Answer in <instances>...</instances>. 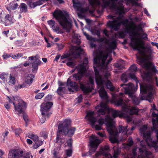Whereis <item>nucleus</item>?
<instances>
[{"label":"nucleus","mask_w":158,"mask_h":158,"mask_svg":"<svg viewBox=\"0 0 158 158\" xmlns=\"http://www.w3.org/2000/svg\"><path fill=\"white\" fill-rule=\"evenodd\" d=\"M53 105L52 102H48L45 104L43 103L41 105V110L42 115H46Z\"/></svg>","instance_id":"obj_21"},{"label":"nucleus","mask_w":158,"mask_h":158,"mask_svg":"<svg viewBox=\"0 0 158 158\" xmlns=\"http://www.w3.org/2000/svg\"><path fill=\"white\" fill-rule=\"evenodd\" d=\"M23 56L21 53H18L16 55L12 54L11 57L14 59H17Z\"/></svg>","instance_id":"obj_40"},{"label":"nucleus","mask_w":158,"mask_h":158,"mask_svg":"<svg viewBox=\"0 0 158 158\" xmlns=\"http://www.w3.org/2000/svg\"><path fill=\"white\" fill-rule=\"evenodd\" d=\"M137 70V67L135 64H133L130 67L131 72L129 73V76L135 80L136 83H137V78L135 76V73Z\"/></svg>","instance_id":"obj_23"},{"label":"nucleus","mask_w":158,"mask_h":158,"mask_svg":"<svg viewBox=\"0 0 158 158\" xmlns=\"http://www.w3.org/2000/svg\"><path fill=\"white\" fill-rule=\"evenodd\" d=\"M89 143L91 149L89 150V152L90 153H92V154L95 152L101 141L96 136L92 135L90 137Z\"/></svg>","instance_id":"obj_16"},{"label":"nucleus","mask_w":158,"mask_h":158,"mask_svg":"<svg viewBox=\"0 0 158 158\" xmlns=\"http://www.w3.org/2000/svg\"><path fill=\"white\" fill-rule=\"evenodd\" d=\"M72 153V151L71 150H68L66 151V155L69 156H71Z\"/></svg>","instance_id":"obj_59"},{"label":"nucleus","mask_w":158,"mask_h":158,"mask_svg":"<svg viewBox=\"0 0 158 158\" xmlns=\"http://www.w3.org/2000/svg\"><path fill=\"white\" fill-rule=\"evenodd\" d=\"M23 113V118L25 122V126L27 127V123L29 122V120L28 119L27 115L26 114L24 113V112Z\"/></svg>","instance_id":"obj_39"},{"label":"nucleus","mask_w":158,"mask_h":158,"mask_svg":"<svg viewBox=\"0 0 158 158\" xmlns=\"http://www.w3.org/2000/svg\"><path fill=\"white\" fill-rule=\"evenodd\" d=\"M21 152L16 150L10 151L8 154V158H30L28 155L23 156L21 155Z\"/></svg>","instance_id":"obj_19"},{"label":"nucleus","mask_w":158,"mask_h":158,"mask_svg":"<svg viewBox=\"0 0 158 158\" xmlns=\"http://www.w3.org/2000/svg\"><path fill=\"white\" fill-rule=\"evenodd\" d=\"M35 65L34 64H32V67H33V69H32V72L33 73H36L37 72V70L38 69V66H37V65Z\"/></svg>","instance_id":"obj_46"},{"label":"nucleus","mask_w":158,"mask_h":158,"mask_svg":"<svg viewBox=\"0 0 158 158\" xmlns=\"http://www.w3.org/2000/svg\"><path fill=\"white\" fill-rule=\"evenodd\" d=\"M77 102L78 103H80L81 102L82 100V96L81 95H80L78 98H76Z\"/></svg>","instance_id":"obj_53"},{"label":"nucleus","mask_w":158,"mask_h":158,"mask_svg":"<svg viewBox=\"0 0 158 158\" xmlns=\"http://www.w3.org/2000/svg\"><path fill=\"white\" fill-rule=\"evenodd\" d=\"M97 40L98 42H102L105 41L106 43H108L109 41L108 40L106 37L99 38Z\"/></svg>","instance_id":"obj_41"},{"label":"nucleus","mask_w":158,"mask_h":158,"mask_svg":"<svg viewBox=\"0 0 158 158\" xmlns=\"http://www.w3.org/2000/svg\"><path fill=\"white\" fill-rule=\"evenodd\" d=\"M69 55L68 54H64L61 56L60 59H61L62 60L64 59V58H68L69 57Z\"/></svg>","instance_id":"obj_58"},{"label":"nucleus","mask_w":158,"mask_h":158,"mask_svg":"<svg viewBox=\"0 0 158 158\" xmlns=\"http://www.w3.org/2000/svg\"><path fill=\"white\" fill-rule=\"evenodd\" d=\"M102 8H105L109 6L110 9L115 11L117 13L120 15L124 13L125 11L123 8L122 2L119 1L118 2V6L116 3L118 0H102ZM90 5L94 9L96 6H100L101 3L99 0H89Z\"/></svg>","instance_id":"obj_5"},{"label":"nucleus","mask_w":158,"mask_h":158,"mask_svg":"<svg viewBox=\"0 0 158 158\" xmlns=\"http://www.w3.org/2000/svg\"><path fill=\"white\" fill-rule=\"evenodd\" d=\"M83 34L86 37L87 39L89 40H92V37L90 36L87 34L86 33V32H84Z\"/></svg>","instance_id":"obj_52"},{"label":"nucleus","mask_w":158,"mask_h":158,"mask_svg":"<svg viewBox=\"0 0 158 158\" xmlns=\"http://www.w3.org/2000/svg\"><path fill=\"white\" fill-rule=\"evenodd\" d=\"M28 58L29 60H34V62H31L32 64H34L35 65H37V66H38V65L40 64L41 61L37 57V56H32L29 57Z\"/></svg>","instance_id":"obj_28"},{"label":"nucleus","mask_w":158,"mask_h":158,"mask_svg":"<svg viewBox=\"0 0 158 158\" xmlns=\"http://www.w3.org/2000/svg\"><path fill=\"white\" fill-rule=\"evenodd\" d=\"M67 145L69 146V147H71L72 145V140L71 139H68L67 142Z\"/></svg>","instance_id":"obj_60"},{"label":"nucleus","mask_w":158,"mask_h":158,"mask_svg":"<svg viewBox=\"0 0 158 158\" xmlns=\"http://www.w3.org/2000/svg\"><path fill=\"white\" fill-rule=\"evenodd\" d=\"M73 6L74 8L79 10L81 8V5L78 0H73Z\"/></svg>","instance_id":"obj_30"},{"label":"nucleus","mask_w":158,"mask_h":158,"mask_svg":"<svg viewBox=\"0 0 158 158\" xmlns=\"http://www.w3.org/2000/svg\"><path fill=\"white\" fill-rule=\"evenodd\" d=\"M114 66L115 67L118 68L119 69H122L123 67V66L122 65L118 63H114Z\"/></svg>","instance_id":"obj_47"},{"label":"nucleus","mask_w":158,"mask_h":158,"mask_svg":"<svg viewBox=\"0 0 158 158\" xmlns=\"http://www.w3.org/2000/svg\"><path fill=\"white\" fill-rule=\"evenodd\" d=\"M108 56L107 52L100 51L94 58V63L97 66H100L103 69H105L107 65L111 61L112 59H109L107 63L105 61Z\"/></svg>","instance_id":"obj_11"},{"label":"nucleus","mask_w":158,"mask_h":158,"mask_svg":"<svg viewBox=\"0 0 158 158\" xmlns=\"http://www.w3.org/2000/svg\"><path fill=\"white\" fill-rule=\"evenodd\" d=\"M34 78V76L31 74H28L26 77L25 81L28 84H31L33 81V79Z\"/></svg>","instance_id":"obj_31"},{"label":"nucleus","mask_w":158,"mask_h":158,"mask_svg":"<svg viewBox=\"0 0 158 158\" xmlns=\"http://www.w3.org/2000/svg\"><path fill=\"white\" fill-rule=\"evenodd\" d=\"M64 134L62 131L61 128L58 129L57 132L56 139L54 141L55 146L57 148V150H59L61 148V145L64 142V137H63Z\"/></svg>","instance_id":"obj_15"},{"label":"nucleus","mask_w":158,"mask_h":158,"mask_svg":"<svg viewBox=\"0 0 158 158\" xmlns=\"http://www.w3.org/2000/svg\"><path fill=\"white\" fill-rule=\"evenodd\" d=\"M113 149L114 150L113 157L114 158H117L118 156L119 153V149L115 147H114Z\"/></svg>","instance_id":"obj_36"},{"label":"nucleus","mask_w":158,"mask_h":158,"mask_svg":"<svg viewBox=\"0 0 158 158\" xmlns=\"http://www.w3.org/2000/svg\"><path fill=\"white\" fill-rule=\"evenodd\" d=\"M65 84L64 83H60L59 84V86L56 91L58 94L61 95L65 93L66 89L64 86Z\"/></svg>","instance_id":"obj_26"},{"label":"nucleus","mask_w":158,"mask_h":158,"mask_svg":"<svg viewBox=\"0 0 158 158\" xmlns=\"http://www.w3.org/2000/svg\"><path fill=\"white\" fill-rule=\"evenodd\" d=\"M40 146V145H38L37 142H35V143L33 146V148L34 149H36Z\"/></svg>","instance_id":"obj_63"},{"label":"nucleus","mask_w":158,"mask_h":158,"mask_svg":"<svg viewBox=\"0 0 158 158\" xmlns=\"http://www.w3.org/2000/svg\"><path fill=\"white\" fill-rule=\"evenodd\" d=\"M148 127L147 125H143L141 126L140 129V131L141 134H143V137L144 139H145L147 141V138H148L149 136L151 137V135L152 132L150 131H147Z\"/></svg>","instance_id":"obj_20"},{"label":"nucleus","mask_w":158,"mask_h":158,"mask_svg":"<svg viewBox=\"0 0 158 158\" xmlns=\"http://www.w3.org/2000/svg\"><path fill=\"white\" fill-rule=\"evenodd\" d=\"M147 34L144 32L140 33L139 37L142 39L147 38Z\"/></svg>","instance_id":"obj_50"},{"label":"nucleus","mask_w":158,"mask_h":158,"mask_svg":"<svg viewBox=\"0 0 158 158\" xmlns=\"http://www.w3.org/2000/svg\"><path fill=\"white\" fill-rule=\"evenodd\" d=\"M133 141L131 138L130 137L128 139V143L127 145L128 146L131 147L133 145Z\"/></svg>","instance_id":"obj_48"},{"label":"nucleus","mask_w":158,"mask_h":158,"mask_svg":"<svg viewBox=\"0 0 158 158\" xmlns=\"http://www.w3.org/2000/svg\"><path fill=\"white\" fill-rule=\"evenodd\" d=\"M121 79L124 83L127 82V76L125 74H123L121 76Z\"/></svg>","instance_id":"obj_42"},{"label":"nucleus","mask_w":158,"mask_h":158,"mask_svg":"<svg viewBox=\"0 0 158 158\" xmlns=\"http://www.w3.org/2000/svg\"><path fill=\"white\" fill-rule=\"evenodd\" d=\"M9 82L13 84H14L15 83V77H12L11 75H10Z\"/></svg>","instance_id":"obj_43"},{"label":"nucleus","mask_w":158,"mask_h":158,"mask_svg":"<svg viewBox=\"0 0 158 158\" xmlns=\"http://www.w3.org/2000/svg\"><path fill=\"white\" fill-rule=\"evenodd\" d=\"M27 136L29 138L32 139L35 142H38V141L39 137L36 135L32 133H28Z\"/></svg>","instance_id":"obj_32"},{"label":"nucleus","mask_w":158,"mask_h":158,"mask_svg":"<svg viewBox=\"0 0 158 158\" xmlns=\"http://www.w3.org/2000/svg\"><path fill=\"white\" fill-rule=\"evenodd\" d=\"M6 75L4 73H2V74L0 75V78L2 79L3 80V81H4L5 80V77Z\"/></svg>","instance_id":"obj_61"},{"label":"nucleus","mask_w":158,"mask_h":158,"mask_svg":"<svg viewBox=\"0 0 158 158\" xmlns=\"http://www.w3.org/2000/svg\"><path fill=\"white\" fill-rule=\"evenodd\" d=\"M123 88L126 94H128L129 97L131 98L133 103L136 105L139 104L140 102V100L137 98L135 95L134 93L137 89V87H135L131 83H129L128 84H123L120 85V88Z\"/></svg>","instance_id":"obj_10"},{"label":"nucleus","mask_w":158,"mask_h":158,"mask_svg":"<svg viewBox=\"0 0 158 158\" xmlns=\"http://www.w3.org/2000/svg\"><path fill=\"white\" fill-rule=\"evenodd\" d=\"M124 94L120 93L119 95L114 94L112 95V101L117 106H123L122 111L116 110L112 108L109 109L107 107L106 104L102 102L100 105L96 107V109L98 113V114L104 115L106 111H108L109 113L111 114L112 117L115 118L118 116L119 117H123L127 118V121L131 122L132 119L130 116L133 114H137L139 111V109L135 106L128 107L126 106L123 101Z\"/></svg>","instance_id":"obj_2"},{"label":"nucleus","mask_w":158,"mask_h":158,"mask_svg":"<svg viewBox=\"0 0 158 158\" xmlns=\"http://www.w3.org/2000/svg\"><path fill=\"white\" fill-rule=\"evenodd\" d=\"M108 17L112 19V20L107 23V25L115 31H118L121 24L126 26L128 25V20L127 19L122 21L120 17H115L112 15H109Z\"/></svg>","instance_id":"obj_13"},{"label":"nucleus","mask_w":158,"mask_h":158,"mask_svg":"<svg viewBox=\"0 0 158 158\" xmlns=\"http://www.w3.org/2000/svg\"><path fill=\"white\" fill-rule=\"evenodd\" d=\"M52 98V96L51 95H48L45 97V101H48L51 100Z\"/></svg>","instance_id":"obj_57"},{"label":"nucleus","mask_w":158,"mask_h":158,"mask_svg":"<svg viewBox=\"0 0 158 158\" xmlns=\"http://www.w3.org/2000/svg\"><path fill=\"white\" fill-rule=\"evenodd\" d=\"M67 64L69 66L73 67L75 65V63L73 61H70L68 62Z\"/></svg>","instance_id":"obj_56"},{"label":"nucleus","mask_w":158,"mask_h":158,"mask_svg":"<svg viewBox=\"0 0 158 158\" xmlns=\"http://www.w3.org/2000/svg\"><path fill=\"white\" fill-rule=\"evenodd\" d=\"M18 4L17 3H15L14 5V6H11V8L13 10H15L17 8Z\"/></svg>","instance_id":"obj_64"},{"label":"nucleus","mask_w":158,"mask_h":158,"mask_svg":"<svg viewBox=\"0 0 158 158\" xmlns=\"http://www.w3.org/2000/svg\"><path fill=\"white\" fill-rule=\"evenodd\" d=\"M70 124L71 121L65 119L62 123L59 124L58 129H62V131L64 135H68L69 136H71L74 134L76 128L75 127H70Z\"/></svg>","instance_id":"obj_12"},{"label":"nucleus","mask_w":158,"mask_h":158,"mask_svg":"<svg viewBox=\"0 0 158 158\" xmlns=\"http://www.w3.org/2000/svg\"><path fill=\"white\" fill-rule=\"evenodd\" d=\"M72 41L73 42L77 44L78 45L80 44V40L79 39V36L77 34H76L74 32L73 33Z\"/></svg>","instance_id":"obj_29"},{"label":"nucleus","mask_w":158,"mask_h":158,"mask_svg":"<svg viewBox=\"0 0 158 158\" xmlns=\"http://www.w3.org/2000/svg\"><path fill=\"white\" fill-rule=\"evenodd\" d=\"M142 140L140 143L141 148L135 147L132 149L133 156L131 158H154L152 157V153L149 151L146 150L145 146L148 143L145 139Z\"/></svg>","instance_id":"obj_8"},{"label":"nucleus","mask_w":158,"mask_h":158,"mask_svg":"<svg viewBox=\"0 0 158 158\" xmlns=\"http://www.w3.org/2000/svg\"><path fill=\"white\" fill-rule=\"evenodd\" d=\"M88 63L87 58H85L83 60V63L76 66V68L79 69V71L82 73L85 72L86 69V66Z\"/></svg>","instance_id":"obj_25"},{"label":"nucleus","mask_w":158,"mask_h":158,"mask_svg":"<svg viewBox=\"0 0 158 158\" xmlns=\"http://www.w3.org/2000/svg\"><path fill=\"white\" fill-rule=\"evenodd\" d=\"M8 98L9 102L13 103L16 111L18 112L19 114L24 113L25 109L26 108V106L23 101L20 100L17 105L15 104L16 102H15V101H16V98L13 97L12 99H10L9 97H8Z\"/></svg>","instance_id":"obj_14"},{"label":"nucleus","mask_w":158,"mask_h":158,"mask_svg":"<svg viewBox=\"0 0 158 158\" xmlns=\"http://www.w3.org/2000/svg\"><path fill=\"white\" fill-rule=\"evenodd\" d=\"M94 67L96 82L97 87L98 88H100L98 90L99 96L102 99H106L107 98V94L105 89L104 85H106L107 88L111 91H113L114 90V88L112 83L108 79V77L110 76V74L108 72L105 73L104 78H103L102 76L99 75L96 68L95 67Z\"/></svg>","instance_id":"obj_4"},{"label":"nucleus","mask_w":158,"mask_h":158,"mask_svg":"<svg viewBox=\"0 0 158 158\" xmlns=\"http://www.w3.org/2000/svg\"><path fill=\"white\" fill-rule=\"evenodd\" d=\"M78 72L77 73L74 74L73 76V79L75 81H78L81 89L85 93H87L91 92L93 89V85L94 81L93 78L90 77L89 78V83L83 82L82 77L83 74L85 72L82 73L79 71V69L76 68Z\"/></svg>","instance_id":"obj_7"},{"label":"nucleus","mask_w":158,"mask_h":158,"mask_svg":"<svg viewBox=\"0 0 158 158\" xmlns=\"http://www.w3.org/2000/svg\"><path fill=\"white\" fill-rule=\"evenodd\" d=\"M78 84L75 82L71 81L69 78H68L67 82V86L73 87H75L77 86Z\"/></svg>","instance_id":"obj_33"},{"label":"nucleus","mask_w":158,"mask_h":158,"mask_svg":"<svg viewBox=\"0 0 158 158\" xmlns=\"http://www.w3.org/2000/svg\"><path fill=\"white\" fill-rule=\"evenodd\" d=\"M148 137V138H147V141H146L148 145L149 146L153 147L156 152H158V146L157 145V142L152 141V137H150L149 136Z\"/></svg>","instance_id":"obj_24"},{"label":"nucleus","mask_w":158,"mask_h":158,"mask_svg":"<svg viewBox=\"0 0 158 158\" xmlns=\"http://www.w3.org/2000/svg\"><path fill=\"white\" fill-rule=\"evenodd\" d=\"M83 50L80 47L74 46L71 49L70 53L73 56V58L69 57L68 58V59L71 61L72 60L74 59L79 56L80 54H83Z\"/></svg>","instance_id":"obj_17"},{"label":"nucleus","mask_w":158,"mask_h":158,"mask_svg":"<svg viewBox=\"0 0 158 158\" xmlns=\"http://www.w3.org/2000/svg\"><path fill=\"white\" fill-rule=\"evenodd\" d=\"M140 92L141 93V99L142 100L146 99L150 102L152 101L153 95L155 93V90L151 85H140Z\"/></svg>","instance_id":"obj_9"},{"label":"nucleus","mask_w":158,"mask_h":158,"mask_svg":"<svg viewBox=\"0 0 158 158\" xmlns=\"http://www.w3.org/2000/svg\"><path fill=\"white\" fill-rule=\"evenodd\" d=\"M92 155V153H90V152H86L85 153H82V155L83 156H88L89 155Z\"/></svg>","instance_id":"obj_62"},{"label":"nucleus","mask_w":158,"mask_h":158,"mask_svg":"<svg viewBox=\"0 0 158 158\" xmlns=\"http://www.w3.org/2000/svg\"><path fill=\"white\" fill-rule=\"evenodd\" d=\"M79 10H80L82 13H85L89 10L88 8H81Z\"/></svg>","instance_id":"obj_54"},{"label":"nucleus","mask_w":158,"mask_h":158,"mask_svg":"<svg viewBox=\"0 0 158 158\" xmlns=\"http://www.w3.org/2000/svg\"><path fill=\"white\" fill-rule=\"evenodd\" d=\"M20 11L22 12H25L27 11V7L26 4L22 3L19 7Z\"/></svg>","instance_id":"obj_34"},{"label":"nucleus","mask_w":158,"mask_h":158,"mask_svg":"<svg viewBox=\"0 0 158 158\" xmlns=\"http://www.w3.org/2000/svg\"><path fill=\"white\" fill-rule=\"evenodd\" d=\"M13 23V20L11 15L7 14L4 19V23L6 26H9Z\"/></svg>","instance_id":"obj_27"},{"label":"nucleus","mask_w":158,"mask_h":158,"mask_svg":"<svg viewBox=\"0 0 158 158\" xmlns=\"http://www.w3.org/2000/svg\"><path fill=\"white\" fill-rule=\"evenodd\" d=\"M131 40V45L133 49L138 50L139 54L143 56V57L137 56V60L138 63L145 70L143 72L144 79L151 82L152 81L153 73L156 72V69L152 62L147 61V60L149 58H147L145 52L151 53L152 51L151 47L150 46L145 47L142 41H137L134 37H132Z\"/></svg>","instance_id":"obj_3"},{"label":"nucleus","mask_w":158,"mask_h":158,"mask_svg":"<svg viewBox=\"0 0 158 158\" xmlns=\"http://www.w3.org/2000/svg\"><path fill=\"white\" fill-rule=\"evenodd\" d=\"M52 29L53 31L56 32L57 33L62 34L63 33V30L61 29L58 26H56V27L54 26Z\"/></svg>","instance_id":"obj_35"},{"label":"nucleus","mask_w":158,"mask_h":158,"mask_svg":"<svg viewBox=\"0 0 158 158\" xmlns=\"http://www.w3.org/2000/svg\"><path fill=\"white\" fill-rule=\"evenodd\" d=\"M56 19L63 29L69 32L72 27V21L69 14L66 11L56 10L53 14Z\"/></svg>","instance_id":"obj_6"},{"label":"nucleus","mask_w":158,"mask_h":158,"mask_svg":"<svg viewBox=\"0 0 158 158\" xmlns=\"http://www.w3.org/2000/svg\"><path fill=\"white\" fill-rule=\"evenodd\" d=\"M44 93H39L35 96V98L37 99H41L44 96Z\"/></svg>","instance_id":"obj_44"},{"label":"nucleus","mask_w":158,"mask_h":158,"mask_svg":"<svg viewBox=\"0 0 158 158\" xmlns=\"http://www.w3.org/2000/svg\"><path fill=\"white\" fill-rule=\"evenodd\" d=\"M109 47L113 49H115L116 47V43L115 41H113L109 43Z\"/></svg>","instance_id":"obj_38"},{"label":"nucleus","mask_w":158,"mask_h":158,"mask_svg":"<svg viewBox=\"0 0 158 158\" xmlns=\"http://www.w3.org/2000/svg\"><path fill=\"white\" fill-rule=\"evenodd\" d=\"M94 115V111L88 112L85 117L87 118L90 123L92 127L96 130H99L101 129L102 126L104 123L107 125V131L110 135L109 139L112 143L118 142L117 136L118 133L122 132L123 135L127 136L131 135L133 133V130L135 128L134 127H132L129 129H127V126L123 127L122 126H119L118 128V131L117 128L114 126L113 119L109 115H107L105 116V118H101L97 121Z\"/></svg>","instance_id":"obj_1"},{"label":"nucleus","mask_w":158,"mask_h":158,"mask_svg":"<svg viewBox=\"0 0 158 158\" xmlns=\"http://www.w3.org/2000/svg\"><path fill=\"white\" fill-rule=\"evenodd\" d=\"M56 45H57L59 50H60L62 49L64 47V46L63 44H59L56 43Z\"/></svg>","instance_id":"obj_49"},{"label":"nucleus","mask_w":158,"mask_h":158,"mask_svg":"<svg viewBox=\"0 0 158 158\" xmlns=\"http://www.w3.org/2000/svg\"><path fill=\"white\" fill-rule=\"evenodd\" d=\"M21 130L20 128H17L15 130V133L16 135H19L21 132Z\"/></svg>","instance_id":"obj_51"},{"label":"nucleus","mask_w":158,"mask_h":158,"mask_svg":"<svg viewBox=\"0 0 158 158\" xmlns=\"http://www.w3.org/2000/svg\"><path fill=\"white\" fill-rule=\"evenodd\" d=\"M47 22L48 24L52 27V28L55 26V23L54 20H51L48 21Z\"/></svg>","instance_id":"obj_45"},{"label":"nucleus","mask_w":158,"mask_h":158,"mask_svg":"<svg viewBox=\"0 0 158 158\" xmlns=\"http://www.w3.org/2000/svg\"><path fill=\"white\" fill-rule=\"evenodd\" d=\"M45 115H42V117L40 119V121L42 123H44L46 120Z\"/></svg>","instance_id":"obj_55"},{"label":"nucleus","mask_w":158,"mask_h":158,"mask_svg":"<svg viewBox=\"0 0 158 158\" xmlns=\"http://www.w3.org/2000/svg\"><path fill=\"white\" fill-rule=\"evenodd\" d=\"M137 27V29L139 31H140L142 32L143 31L142 27L140 24H139L137 27L135 25H134L132 26L131 28L134 31Z\"/></svg>","instance_id":"obj_37"},{"label":"nucleus","mask_w":158,"mask_h":158,"mask_svg":"<svg viewBox=\"0 0 158 158\" xmlns=\"http://www.w3.org/2000/svg\"><path fill=\"white\" fill-rule=\"evenodd\" d=\"M153 118L152 123L153 129L155 131L156 133V136L157 139V143L158 144V114H156L154 112L152 113Z\"/></svg>","instance_id":"obj_18"},{"label":"nucleus","mask_w":158,"mask_h":158,"mask_svg":"<svg viewBox=\"0 0 158 158\" xmlns=\"http://www.w3.org/2000/svg\"><path fill=\"white\" fill-rule=\"evenodd\" d=\"M108 149V147L106 146L101 151L97 152L95 154L96 156L97 157L99 155H102L105 156V158H112L111 155L107 152Z\"/></svg>","instance_id":"obj_22"}]
</instances>
